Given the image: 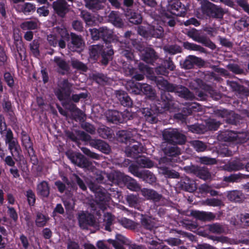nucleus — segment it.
<instances>
[{"label":"nucleus","mask_w":249,"mask_h":249,"mask_svg":"<svg viewBox=\"0 0 249 249\" xmlns=\"http://www.w3.org/2000/svg\"><path fill=\"white\" fill-rule=\"evenodd\" d=\"M155 81L159 89L163 90L160 98L153 101L150 107L143 108L142 113L146 121L151 124L158 121V114L169 110L173 104V97L169 92H174L186 100H193L195 96L187 88L181 85L170 83L163 77H155Z\"/></svg>","instance_id":"f257e3e1"},{"label":"nucleus","mask_w":249,"mask_h":249,"mask_svg":"<svg viewBox=\"0 0 249 249\" xmlns=\"http://www.w3.org/2000/svg\"><path fill=\"white\" fill-rule=\"evenodd\" d=\"M72 87V84L69 82L68 79H65L58 85V88L54 91V93L59 101L64 102L62 103V106L74 113L75 119L80 120L82 119V111L73 103L67 102L71 97Z\"/></svg>","instance_id":"f03ea898"},{"label":"nucleus","mask_w":249,"mask_h":249,"mask_svg":"<svg viewBox=\"0 0 249 249\" xmlns=\"http://www.w3.org/2000/svg\"><path fill=\"white\" fill-rule=\"evenodd\" d=\"M89 58L94 61H98L102 66H107L113 59L114 51L111 43L105 44L91 45L89 47Z\"/></svg>","instance_id":"7ed1b4c3"},{"label":"nucleus","mask_w":249,"mask_h":249,"mask_svg":"<svg viewBox=\"0 0 249 249\" xmlns=\"http://www.w3.org/2000/svg\"><path fill=\"white\" fill-rule=\"evenodd\" d=\"M187 9L186 7L179 0H175L169 3L167 6V10H163L161 13V18L165 25L171 27L176 24L175 18L177 17H185Z\"/></svg>","instance_id":"20e7f679"},{"label":"nucleus","mask_w":249,"mask_h":249,"mask_svg":"<svg viewBox=\"0 0 249 249\" xmlns=\"http://www.w3.org/2000/svg\"><path fill=\"white\" fill-rule=\"evenodd\" d=\"M200 10L204 15L212 18L221 19L224 14L222 8L208 0H203L201 2Z\"/></svg>","instance_id":"39448f33"},{"label":"nucleus","mask_w":249,"mask_h":249,"mask_svg":"<svg viewBox=\"0 0 249 249\" xmlns=\"http://www.w3.org/2000/svg\"><path fill=\"white\" fill-rule=\"evenodd\" d=\"M91 38L94 41L102 39L105 43H111L113 40L112 32L107 27H102L98 29H89Z\"/></svg>","instance_id":"423d86ee"},{"label":"nucleus","mask_w":249,"mask_h":249,"mask_svg":"<svg viewBox=\"0 0 249 249\" xmlns=\"http://www.w3.org/2000/svg\"><path fill=\"white\" fill-rule=\"evenodd\" d=\"M163 139L169 144L182 145L185 143L186 136L176 129H168L163 132Z\"/></svg>","instance_id":"0eeeda50"},{"label":"nucleus","mask_w":249,"mask_h":249,"mask_svg":"<svg viewBox=\"0 0 249 249\" xmlns=\"http://www.w3.org/2000/svg\"><path fill=\"white\" fill-rule=\"evenodd\" d=\"M79 226L83 230L88 229V227H93L96 221L93 214L88 211H82L79 213L77 216Z\"/></svg>","instance_id":"6e6552de"},{"label":"nucleus","mask_w":249,"mask_h":249,"mask_svg":"<svg viewBox=\"0 0 249 249\" xmlns=\"http://www.w3.org/2000/svg\"><path fill=\"white\" fill-rule=\"evenodd\" d=\"M176 69V65L172 61V58L167 57L163 59L160 64L155 69V73L158 75L168 76L169 72L174 71Z\"/></svg>","instance_id":"1a4fd4ad"},{"label":"nucleus","mask_w":249,"mask_h":249,"mask_svg":"<svg viewBox=\"0 0 249 249\" xmlns=\"http://www.w3.org/2000/svg\"><path fill=\"white\" fill-rule=\"evenodd\" d=\"M184 170L187 173L192 174L200 179H208L210 174L208 169L205 167H200L192 165L184 167Z\"/></svg>","instance_id":"9d476101"},{"label":"nucleus","mask_w":249,"mask_h":249,"mask_svg":"<svg viewBox=\"0 0 249 249\" xmlns=\"http://www.w3.org/2000/svg\"><path fill=\"white\" fill-rule=\"evenodd\" d=\"M204 61L201 58L195 55H189L182 61H180V64L182 68L189 70L193 68L195 66H202Z\"/></svg>","instance_id":"9b49d317"},{"label":"nucleus","mask_w":249,"mask_h":249,"mask_svg":"<svg viewBox=\"0 0 249 249\" xmlns=\"http://www.w3.org/2000/svg\"><path fill=\"white\" fill-rule=\"evenodd\" d=\"M71 41L68 43L69 49L73 52H79L84 46V41L81 35L71 32L70 34Z\"/></svg>","instance_id":"f8f14e48"},{"label":"nucleus","mask_w":249,"mask_h":249,"mask_svg":"<svg viewBox=\"0 0 249 249\" xmlns=\"http://www.w3.org/2000/svg\"><path fill=\"white\" fill-rule=\"evenodd\" d=\"M139 33L143 36H146L148 34L153 37L160 38L164 36V30L162 26L157 24L150 26L147 32L146 30H142L139 31Z\"/></svg>","instance_id":"ddd939ff"},{"label":"nucleus","mask_w":249,"mask_h":249,"mask_svg":"<svg viewBox=\"0 0 249 249\" xmlns=\"http://www.w3.org/2000/svg\"><path fill=\"white\" fill-rule=\"evenodd\" d=\"M18 147L20 146L17 142V165L19 169L21 171V174L24 178H28L29 170L27 166V163L22 155L18 153Z\"/></svg>","instance_id":"4468645a"},{"label":"nucleus","mask_w":249,"mask_h":249,"mask_svg":"<svg viewBox=\"0 0 249 249\" xmlns=\"http://www.w3.org/2000/svg\"><path fill=\"white\" fill-rule=\"evenodd\" d=\"M68 6L65 0H56L53 3V8L55 13L62 18H64L68 12Z\"/></svg>","instance_id":"2eb2a0df"},{"label":"nucleus","mask_w":249,"mask_h":249,"mask_svg":"<svg viewBox=\"0 0 249 249\" xmlns=\"http://www.w3.org/2000/svg\"><path fill=\"white\" fill-rule=\"evenodd\" d=\"M56 32L57 35L61 37L58 40V45L61 48L64 49L66 47V41H69L70 40V34H69L67 29L64 27H57Z\"/></svg>","instance_id":"dca6fc26"},{"label":"nucleus","mask_w":249,"mask_h":249,"mask_svg":"<svg viewBox=\"0 0 249 249\" xmlns=\"http://www.w3.org/2000/svg\"><path fill=\"white\" fill-rule=\"evenodd\" d=\"M179 185L182 190L189 192H193L196 189L195 181L185 176L181 177Z\"/></svg>","instance_id":"f3484780"},{"label":"nucleus","mask_w":249,"mask_h":249,"mask_svg":"<svg viewBox=\"0 0 249 249\" xmlns=\"http://www.w3.org/2000/svg\"><path fill=\"white\" fill-rule=\"evenodd\" d=\"M124 15L128 21L135 25H138L142 22V16L140 13L134 10L127 8L124 11Z\"/></svg>","instance_id":"a211bd4d"},{"label":"nucleus","mask_w":249,"mask_h":249,"mask_svg":"<svg viewBox=\"0 0 249 249\" xmlns=\"http://www.w3.org/2000/svg\"><path fill=\"white\" fill-rule=\"evenodd\" d=\"M116 96L122 106L127 107H132L133 101L126 92L123 90H117Z\"/></svg>","instance_id":"6ab92c4d"},{"label":"nucleus","mask_w":249,"mask_h":249,"mask_svg":"<svg viewBox=\"0 0 249 249\" xmlns=\"http://www.w3.org/2000/svg\"><path fill=\"white\" fill-rule=\"evenodd\" d=\"M95 196V201L97 204L104 205L109 202L110 199V194L105 189H97Z\"/></svg>","instance_id":"aec40b11"},{"label":"nucleus","mask_w":249,"mask_h":249,"mask_svg":"<svg viewBox=\"0 0 249 249\" xmlns=\"http://www.w3.org/2000/svg\"><path fill=\"white\" fill-rule=\"evenodd\" d=\"M107 242L112 245L115 249H125L124 245H126L128 240L124 236L120 234H116L115 240L108 239Z\"/></svg>","instance_id":"412c9836"},{"label":"nucleus","mask_w":249,"mask_h":249,"mask_svg":"<svg viewBox=\"0 0 249 249\" xmlns=\"http://www.w3.org/2000/svg\"><path fill=\"white\" fill-rule=\"evenodd\" d=\"M36 193L41 198H47L50 194V187L48 181L42 180L36 186Z\"/></svg>","instance_id":"4be33fe9"},{"label":"nucleus","mask_w":249,"mask_h":249,"mask_svg":"<svg viewBox=\"0 0 249 249\" xmlns=\"http://www.w3.org/2000/svg\"><path fill=\"white\" fill-rule=\"evenodd\" d=\"M89 144L92 147L96 148L105 154L109 153L110 150L109 145L101 140L92 139L90 141Z\"/></svg>","instance_id":"5701e85b"},{"label":"nucleus","mask_w":249,"mask_h":249,"mask_svg":"<svg viewBox=\"0 0 249 249\" xmlns=\"http://www.w3.org/2000/svg\"><path fill=\"white\" fill-rule=\"evenodd\" d=\"M197 104L193 103L189 105L187 107H183L182 109V113H178L174 115V118L182 122L186 120L187 116L191 115L193 111H196V106Z\"/></svg>","instance_id":"b1692460"},{"label":"nucleus","mask_w":249,"mask_h":249,"mask_svg":"<svg viewBox=\"0 0 249 249\" xmlns=\"http://www.w3.org/2000/svg\"><path fill=\"white\" fill-rule=\"evenodd\" d=\"M191 215L195 218L201 221H211L215 218V215L211 212H206L197 210H192Z\"/></svg>","instance_id":"393cba45"},{"label":"nucleus","mask_w":249,"mask_h":249,"mask_svg":"<svg viewBox=\"0 0 249 249\" xmlns=\"http://www.w3.org/2000/svg\"><path fill=\"white\" fill-rule=\"evenodd\" d=\"M158 58L155 51L151 48H146L142 55V60L147 63L153 64Z\"/></svg>","instance_id":"a878e982"},{"label":"nucleus","mask_w":249,"mask_h":249,"mask_svg":"<svg viewBox=\"0 0 249 249\" xmlns=\"http://www.w3.org/2000/svg\"><path fill=\"white\" fill-rule=\"evenodd\" d=\"M143 151V146L142 143L137 142L136 144L133 145L132 146L127 147L125 150V152L128 157L134 159L138 158V155L142 153Z\"/></svg>","instance_id":"bb28decb"},{"label":"nucleus","mask_w":249,"mask_h":249,"mask_svg":"<svg viewBox=\"0 0 249 249\" xmlns=\"http://www.w3.org/2000/svg\"><path fill=\"white\" fill-rule=\"evenodd\" d=\"M127 176L120 172H116L114 173L109 174L107 177L112 183L122 185L124 184V181L126 180Z\"/></svg>","instance_id":"cd10ccee"},{"label":"nucleus","mask_w":249,"mask_h":249,"mask_svg":"<svg viewBox=\"0 0 249 249\" xmlns=\"http://www.w3.org/2000/svg\"><path fill=\"white\" fill-rule=\"evenodd\" d=\"M142 194L148 199L152 200L154 202L159 201L162 198V195L159 194L154 190L143 188L141 190Z\"/></svg>","instance_id":"c85d7f7f"},{"label":"nucleus","mask_w":249,"mask_h":249,"mask_svg":"<svg viewBox=\"0 0 249 249\" xmlns=\"http://www.w3.org/2000/svg\"><path fill=\"white\" fill-rule=\"evenodd\" d=\"M116 136L118 141L126 144L133 140L131 132L126 130L118 131Z\"/></svg>","instance_id":"c756f323"},{"label":"nucleus","mask_w":249,"mask_h":249,"mask_svg":"<svg viewBox=\"0 0 249 249\" xmlns=\"http://www.w3.org/2000/svg\"><path fill=\"white\" fill-rule=\"evenodd\" d=\"M36 11V6L35 4L26 2L24 4H17V12H22L25 15H29Z\"/></svg>","instance_id":"7c9ffc66"},{"label":"nucleus","mask_w":249,"mask_h":249,"mask_svg":"<svg viewBox=\"0 0 249 249\" xmlns=\"http://www.w3.org/2000/svg\"><path fill=\"white\" fill-rule=\"evenodd\" d=\"M84 1L87 8L95 12L104 8L103 3L106 0H84Z\"/></svg>","instance_id":"2f4dec72"},{"label":"nucleus","mask_w":249,"mask_h":249,"mask_svg":"<svg viewBox=\"0 0 249 249\" xmlns=\"http://www.w3.org/2000/svg\"><path fill=\"white\" fill-rule=\"evenodd\" d=\"M220 137L224 142H227L236 141L241 138L239 135L231 130L221 132Z\"/></svg>","instance_id":"473e14b6"},{"label":"nucleus","mask_w":249,"mask_h":249,"mask_svg":"<svg viewBox=\"0 0 249 249\" xmlns=\"http://www.w3.org/2000/svg\"><path fill=\"white\" fill-rule=\"evenodd\" d=\"M227 197L231 201L242 202L245 199L244 195L240 191L232 190L228 192Z\"/></svg>","instance_id":"72a5a7b5"},{"label":"nucleus","mask_w":249,"mask_h":249,"mask_svg":"<svg viewBox=\"0 0 249 249\" xmlns=\"http://www.w3.org/2000/svg\"><path fill=\"white\" fill-rule=\"evenodd\" d=\"M140 222L142 226L146 230L151 231L155 227L156 223L150 216L142 214Z\"/></svg>","instance_id":"f704fd0d"},{"label":"nucleus","mask_w":249,"mask_h":249,"mask_svg":"<svg viewBox=\"0 0 249 249\" xmlns=\"http://www.w3.org/2000/svg\"><path fill=\"white\" fill-rule=\"evenodd\" d=\"M54 62L61 70L59 72L62 75H64L66 72L69 71L70 68L67 62L59 56H55L54 57Z\"/></svg>","instance_id":"c9c22d12"},{"label":"nucleus","mask_w":249,"mask_h":249,"mask_svg":"<svg viewBox=\"0 0 249 249\" xmlns=\"http://www.w3.org/2000/svg\"><path fill=\"white\" fill-rule=\"evenodd\" d=\"M121 112L116 110H109L107 113V119L108 122L118 124L121 123Z\"/></svg>","instance_id":"e433bc0d"},{"label":"nucleus","mask_w":249,"mask_h":249,"mask_svg":"<svg viewBox=\"0 0 249 249\" xmlns=\"http://www.w3.org/2000/svg\"><path fill=\"white\" fill-rule=\"evenodd\" d=\"M159 172L162 174L165 178H178L179 174L173 169H170L169 168L162 166L159 168Z\"/></svg>","instance_id":"4c0bfd02"},{"label":"nucleus","mask_w":249,"mask_h":249,"mask_svg":"<svg viewBox=\"0 0 249 249\" xmlns=\"http://www.w3.org/2000/svg\"><path fill=\"white\" fill-rule=\"evenodd\" d=\"M244 168L245 165L240 160H234L225 165V170L229 172L240 170Z\"/></svg>","instance_id":"58836bf2"},{"label":"nucleus","mask_w":249,"mask_h":249,"mask_svg":"<svg viewBox=\"0 0 249 249\" xmlns=\"http://www.w3.org/2000/svg\"><path fill=\"white\" fill-rule=\"evenodd\" d=\"M109 18L115 27L122 28L124 26V23L119 13L112 11L109 15Z\"/></svg>","instance_id":"ea45409f"},{"label":"nucleus","mask_w":249,"mask_h":249,"mask_svg":"<svg viewBox=\"0 0 249 249\" xmlns=\"http://www.w3.org/2000/svg\"><path fill=\"white\" fill-rule=\"evenodd\" d=\"M142 93H143L147 98L151 100H154L156 95L155 91L152 87L145 83L142 84Z\"/></svg>","instance_id":"a19ab883"},{"label":"nucleus","mask_w":249,"mask_h":249,"mask_svg":"<svg viewBox=\"0 0 249 249\" xmlns=\"http://www.w3.org/2000/svg\"><path fill=\"white\" fill-rule=\"evenodd\" d=\"M139 178L149 184H152L156 181L155 175L149 170H142Z\"/></svg>","instance_id":"79ce46f5"},{"label":"nucleus","mask_w":249,"mask_h":249,"mask_svg":"<svg viewBox=\"0 0 249 249\" xmlns=\"http://www.w3.org/2000/svg\"><path fill=\"white\" fill-rule=\"evenodd\" d=\"M120 54L122 57H124L126 59L127 62L136 63V60L134 58V51L132 49L128 47L122 49Z\"/></svg>","instance_id":"37998d69"},{"label":"nucleus","mask_w":249,"mask_h":249,"mask_svg":"<svg viewBox=\"0 0 249 249\" xmlns=\"http://www.w3.org/2000/svg\"><path fill=\"white\" fill-rule=\"evenodd\" d=\"M118 221L119 223L124 227L131 230L136 229L139 225L134 221L125 217L121 218Z\"/></svg>","instance_id":"c03bdc74"},{"label":"nucleus","mask_w":249,"mask_h":249,"mask_svg":"<svg viewBox=\"0 0 249 249\" xmlns=\"http://www.w3.org/2000/svg\"><path fill=\"white\" fill-rule=\"evenodd\" d=\"M21 142L22 145L25 147V149L28 150L33 151V143L31 139L27 133L22 131L21 132Z\"/></svg>","instance_id":"a18cd8bd"},{"label":"nucleus","mask_w":249,"mask_h":249,"mask_svg":"<svg viewBox=\"0 0 249 249\" xmlns=\"http://www.w3.org/2000/svg\"><path fill=\"white\" fill-rule=\"evenodd\" d=\"M137 159V163L142 167L150 168L154 166V162L147 157L141 156Z\"/></svg>","instance_id":"49530a36"},{"label":"nucleus","mask_w":249,"mask_h":249,"mask_svg":"<svg viewBox=\"0 0 249 249\" xmlns=\"http://www.w3.org/2000/svg\"><path fill=\"white\" fill-rule=\"evenodd\" d=\"M227 83V85L231 88L232 91L237 92L239 93H244L245 92L246 89L245 87L239 84L238 82L228 80Z\"/></svg>","instance_id":"de8ad7c7"},{"label":"nucleus","mask_w":249,"mask_h":249,"mask_svg":"<svg viewBox=\"0 0 249 249\" xmlns=\"http://www.w3.org/2000/svg\"><path fill=\"white\" fill-rule=\"evenodd\" d=\"M164 153L167 156L176 157L180 154V150L177 145H173L166 147L164 149Z\"/></svg>","instance_id":"09e8293b"},{"label":"nucleus","mask_w":249,"mask_h":249,"mask_svg":"<svg viewBox=\"0 0 249 249\" xmlns=\"http://www.w3.org/2000/svg\"><path fill=\"white\" fill-rule=\"evenodd\" d=\"M127 178H128L124 181V184L126 185L128 189L135 191L140 189L139 184L136 180L128 176H127Z\"/></svg>","instance_id":"8fccbe9b"},{"label":"nucleus","mask_w":249,"mask_h":249,"mask_svg":"<svg viewBox=\"0 0 249 249\" xmlns=\"http://www.w3.org/2000/svg\"><path fill=\"white\" fill-rule=\"evenodd\" d=\"M98 132L100 136L104 139H108L112 137V129L106 126L99 128Z\"/></svg>","instance_id":"3c124183"},{"label":"nucleus","mask_w":249,"mask_h":249,"mask_svg":"<svg viewBox=\"0 0 249 249\" xmlns=\"http://www.w3.org/2000/svg\"><path fill=\"white\" fill-rule=\"evenodd\" d=\"M115 216L111 213H107L105 214V230L106 231H111L110 226L113 224Z\"/></svg>","instance_id":"603ef678"},{"label":"nucleus","mask_w":249,"mask_h":249,"mask_svg":"<svg viewBox=\"0 0 249 249\" xmlns=\"http://www.w3.org/2000/svg\"><path fill=\"white\" fill-rule=\"evenodd\" d=\"M164 50L171 55H174L182 52L181 47L177 44L164 47Z\"/></svg>","instance_id":"864d4df0"},{"label":"nucleus","mask_w":249,"mask_h":249,"mask_svg":"<svg viewBox=\"0 0 249 249\" xmlns=\"http://www.w3.org/2000/svg\"><path fill=\"white\" fill-rule=\"evenodd\" d=\"M20 27L23 30H35L37 28V23L34 20L25 21L20 24Z\"/></svg>","instance_id":"5fc2aeb1"},{"label":"nucleus","mask_w":249,"mask_h":249,"mask_svg":"<svg viewBox=\"0 0 249 249\" xmlns=\"http://www.w3.org/2000/svg\"><path fill=\"white\" fill-rule=\"evenodd\" d=\"M39 46L40 43L39 40L37 39H34L30 44V50L33 55L36 57L40 55V52L39 50Z\"/></svg>","instance_id":"6e6d98bb"},{"label":"nucleus","mask_w":249,"mask_h":249,"mask_svg":"<svg viewBox=\"0 0 249 249\" xmlns=\"http://www.w3.org/2000/svg\"><path fill=\"white\" fill-rule=\"evenodd\" d=\"M6 142L9 143V147L11 150L15 149L16 151V144L13 139V135L11 130H8L5 132Z\"/></svg>","instance_id":"4d7b16f0"},{"label":"nucleus","mask_w":249,"mask_h":249,"mask_svg":"<svg viewBox=\"0 0 249 249\" xmlns=\"http://www.w3.org/2000/svg\"><path fill=\"white\" fill-rule=\"evenodd\" d=\"M198 43L202 44L204 46L213 50L216 48L215 44L211 40L205 36H202Z\"/></svg>","instance_id":"13d9d810"},{"label":"nucleus","mask_w":249,"mask_h":249,"mask_svg":"<svg viewBox=\"0 0 249 249\" xmlns=\"http://www.w3.org/2000/svg\"><path fill=\"white\" fill-rule=\"evenodd\" d=\"M209 230L212 233L217 234L222 233L224 231L223 226L217 223L209 225Z\"/></svg>","instance_id":"bf43d9fd"},{"label":"nucleus","mask_w":249,"mask_h":249,"mask_svg":"<svg viewBox=\"0 0 249 249\" xmlns=\"http://www.w3.org/2000/svg\"><path fill=\"white\" fill-rule=\"evenodd\" d=\"M192 145L197 152L204 151L207 148L206 144L199 140H195L192 141Z\"/></svg>","instance_id":"052dcab7"},{"label":"nucleus","mask_w":249,"mask_h":249,"mask_svg":"<svg viewBox=\"0 0 249 249\" xmlns=\"http://www.w3.org/2000/svg\"><path fill=\"white\" fill-rule=\"evenodd\" d=\"M189 130L193 133L196 134H203L206 131V128L204 125L199 124H195L190 125Z\"/></svg>","instance_id":"680f3d73"},{"label":"nucleus","mask_w":249,"mask_h":249,"mask_svg":"<svg viewBox=\"0 0 249 249\" xmlns=\"http://www.w3.org/2000/svg\"><path fill=\"white\" fill-rule=\"evenodd\" d=\"M183 46L184 49L191 51H202L203 48L200 45H197L193 43H190L188 41L184 42Z\"/></svg>","instance_id":"e2e57ef3"},{"label":"nucleus","mask_w":249,"mask_h":249,"mask_svg":"<svg viewBox=\"0 0 249 249\" xmlns=\"http://www.w3.org/2000/svg\"><path fill=\"white\" fill-rule=\"evenodd\" d=\"M71 66L73 69L80 70L84 72H86L88 70L87 66L83 62L78 60L72 61Z\"/></svg>","instance_id":"0e129e2a"},{"label":"nucleus","mask_w":249,"mask_h":249,"mask_svg":"<svg viewBox=\"0 0 249 249\" xmlns=\"http://www.w3.org/2000/svg\"><path fill=\"white\" fill-rule=\"evenodd\" d=\"M247 177L246 175L239 173L237 174L231 175L226 177L225 180L229 182H238L241 178H245Z\"/></svg>","instance_id":"69168bd1"},{"label":"nucleus","mask_w":249,"mask_h":249,"mask_svg":"<svg viewBox=\"0 0 249 249\" xmlns=\"http://www.w3.org/2000/svg\"><path fill=\"white\" fill-rule=\"evenodd\" d=\"M26 196L29 205L33 206L35 205L36 201V197L35 193L31 189L26 191Z\"/></svg>","instance_id":"338daca9"},{"label":"nucleus","mask_w":249,"mask_h":249,"mask_svg":"<svg viewBox=\"0 0 249 249\" xmlns=\"http://www.w3.org/2000/svg\"><path fill=\"white\" fill-rule=\"evenodd\" d=\"M48 219L46 216L41 213L37 214L36 220V225L38 227H42L46 225Z\"/></svg>","instance_id":"774afa93"}]
</instances>
